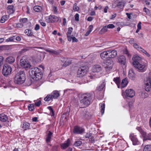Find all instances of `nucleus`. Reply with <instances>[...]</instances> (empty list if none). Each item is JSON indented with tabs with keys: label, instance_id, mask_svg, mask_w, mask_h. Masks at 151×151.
<instances>
[{
	"label": "nucleus",
	"instance_id": "nucleus-62",
	"mask_svg": "<svg viewBox=\"0 0 151 151\" xmlns=\"http://www.w3.org/2000/svg\"><path fill=\"white\" fill-rule=\"evenodd\" d=\"M143 11L147 13H148L150 12L149 10L147 8L145 7L143 8Z\"/></svg>",
	"mask_w": 151,
	"mask_h": 151
},
{
	"label": "nucleus",
	"instance_id": "nucleus-6",
	"mask_svg": "<svg viewBox=\"0 0 151 151\" xmlns=\"http://www.w3.org/2000/svg\"><path fill=\"white\" fill-rule=\"evenodd\" d=\"M88 70V68L86 66H82L78 69L77 72V77H83L86 73Z\"/></svg>",
	"mask_w": 151,
	"mask_h": 151
},
{
	"label": "nucleus",
	"instance_id": "nucleus-41",
	"mask_svg": "<svg viewBox=\"0 0 151 151\" xmlns=\"http://www.w3.org/2000/svg\"><path fill=\"white\" fill-rule=\"evenodd\" d=\"M86 78L87 79L86 82L88 83L91 81L92 79H94V76H92L90 74L89 75H88L87 76Z\"/></svg>",
	"mask_w": 151,
	"mask_h": 151
},
{
	"label": "nucleus",
	"instance_id": "nucleus-59",
	"mask_svg": "<svg viewBox=\"0 0 151 151\" xmlns=\"http://www.w3.org/2000/svg\"><path fill=\"white\" fill-rule=\"evenodd\" d=\"M41 103V101L40 100H39L38 101L35 102V105L36 106H39L40 105Z\"/></svg>",
	"mask_w": 151,
	"mask_h": 151
},
{
	"label": "nucleus",
	"instance_id": "nucleus-61",
	"mask_svg": "<svg viewBox=\"0 0 151 151\" xmlns=\"http://www.w3.org/2000/svg\"><path fill=\"white\" fill-rule=\"evenodd\" d=\"M53 9L55 13L57 14L58 13V9L55 6H53Z\"/></svg>",
	"mask_w": 151,
	"mask_h": 151
},
{
	"label": "nucleus",
	"instance_id": "nucleus-27",
	"mask_svg": "<svg viewBox=\"0 0 151 151\" xmlns=\"http://www.w3.org/2000/svg\"><path fill=\"white\" fill-rule=\"evenodd\" d=\"M105 81L104 80L102 83L96 89L97 90L100 91L104 89V87L105 86Z\"/></svg>",
	"mask_w": 151,
	"mask_h": 151
},
{
	"label": "nucleus",
	"instance_id": "nucleus-31",
	"mask_svg": "<svg viewBox=\"0 0 151 151\" xmlns=\"http://www.w3.org/2000/svg\"><path fill=\"white\" fill-rule=\"evenodd\" d=\"M45 20L46 22L48 23H53L54 22V20L52 19V15H50L49 17H45Z\"/></svg>",
	"mask_w": 151,
	"mask_h": 151
},
{
	"label": "nucleus",
	"instance_id": "nucleus-39",
	"mask_svg": "<svg viewBox=\"0 0 151 151\" xmlns=\"http://www.w3.org/2000/svg\"><path fill=\"white\" fill-rule=\"evenodd\" d=\"M108 31L106 26L104 27L100 30V33L103 34L107 32Z\"/></svg>",
	"mask_w": 151,
	"mask_h": 151
},
{
	"label": "nucleus",
	"instance_id": "nucleus-40",
	"mask_svg": "<svg viewBox=\"0 0 151 151\" xmlns=\"http://www.w3.org/2000/svg\"><path fill=\"white\" fill-rule=\"evenodd\" d=\"M47 108L50 111V115L51 116H54V111L51 106H49L47 107Z\"/></svg>",
	"mask_w": 151,
	"mask_h": 151
},
{
	"label": "nucleus",
	"instance_id": "nucleus-22",
	"mask_svg": "<svg viewBox=\"0 0 151 151\" xmlns=\"http://www.w3.org/2000/svg\"><path fill=\"white\" fill-rule=\"evenodd\" d=\"M6 9L7 12H8L9 14H13L15 11L14 6L12 5L8 6L7 7Z\"/></svg>",
	"mask_w": 151,
	"mask_h": 151
},
{
	"label": "nucleus",
	"instance_id": "nucleus-21",
	"mask_svg": "<svg viewBox=\"0 0 151 151\" xmlns=\"http://www.w3.org/2000/svg\"><path fill=\"white\" fill-rule=\"evenodd\" d=\"M73 30V28L72 27H69L68 28V31L66 34L68 40L69 41H71L72 40L71 34Z\"/></svg>",
	"mask_w": 151,
	"mask_h": 151
},
{
	"label": "nucleus",
	"instance_id": "nucleus-4",
	"mask_svg": "<svg viewBox=\"0 0 151 151\" xmlns=\"http://www.w3.org/2000/svg\"><path fill=\"white\" fill-rule=\"evenodd\" d=\"M25 75L24 70L19 71L15 76L14 78V82L16 83L22 84L25 81Z\"/></svg>",
	"mask_w": 151,
	"mask_h": 151
},
{
	"label": "nucleus",
	"instance_id": "nucleus-8",
	"mask_svg": "<svg viewBox=\"0 0 151 151\" xmlns=\"http://www.w3.org/2000/svg\"><path fill=\"white\" fill-rule=\"evenodd\" d=\"M145 89L147 92H150L151 93V77H147L145 80Z\"/></svg>",
	"mask_w": 151,
	"mask_h": 151
},
{
	"label": "nucleus",
	"instance_id": "nucleus-60",
	"mask_svg": "<svg viewBox=\"0 0 151 151\" xmlns=\"http://www.w3.org/2000/svg\"><path fill=\"white\" fill-rule=\"evenodd\" d=\"M52 19H54L55 21H58L59 20L58 18L55 16H52Z\"/></svg>",
	"mask_w": 151,
	"mask_h": 151
},
{
	"label": "nucleus",
	"instance_id": "nucleus-42",
	"mask_svg": "<svg viewBox=\"0 0 151 151\" xmlns=\"http://www.w3.org/2000/svg\"><path fill=\"white\" fill-rule=\"evenodd\" d=\"M82 144V142L81 141H76L74 144V146L75 147H78L81 145Z\"/></svg>",
	"mask_w": 151,
	"mask_h": 151
},
{
	"label": "nucleus",
	"instance_id": "nucleus-36",
	"mask_svg": "<svg viewBox=\"0 0 151 151\" xmlns=\"http://www.w3.org/2000/svg\"><path fill=\"white\" fill-rule=\"evenodd\" d=\"M9 18V16L7 15L3 16L1 19V23H4L5 21L7 20Z\"/></svg>",
	"mask_w": 151,
	"mask_h": 151
},
{
	"label": "nucleus",
	"instance_id": "nucleus-49",
	"mask_svg": "<svg viewBox=\"0 0 151 151\" xmlns=\"http://www.w3.org/2000/svg\"><path fill=\"white\" fill-rule=\"evenodd\" d=\"M29 110L30 111H32L34 109V105L32 104H29L28 106Z\"/></svg>",
	"mask_w": 151,
	"mask_h": 151
},
{
	"label": "nucleus",
	"instance_id": "nucleus-45",
	"mask_svg": "<svg viewBox=\"0 0 151 151\" xmlns=\"http://www.w3.org/2000/svg\"><path fill=\"white\" fill-rule=\"evenodd\" d=\"M77 4L75 3L74 4L73 7V9L75 11H78L79 10V7L77 6Z\"/></svg>",
	"mask_w": 151,
	"mask_h": 151
},
{
	"label": "nucleus",
	"instance_id": "nucleus-44",
	"mask_svg": "<svg viewBox=\"0 0 151 151\" xmlns=\"http://www.w3.org/2000/svg\"><path fill=\"white\" fill-rule=\"evenodd\" d=\"M41 9V7L38 6H35L34 7V9L37 12H38L40 11Z\"/></svg>",
	"mask_w": 151,
	"mask_h": 151
},
{
	"label": "nucleus",
	"instance_id": "nucleus-38",
	"mask_svg": "<svg viewBox=\"0 0 151 151\" xmlns=\"http://www.w3.org/2000/svg\"><path fill=\"white\" fill-rule=\"evenodd\" d=\"M24 33L28 36H31L33 35L32 31L30 29H27L25 30Z\"/></svg>",
	"mask_w": 151,
	"mask_h": 151
},
{
	"label": "nucleus",
	"instance_id": "nucleus-53",
	"mask_svg": "<svg viewBox=\"0 0 151 151\" xmlns=\"http://www.w3.org/2000/svg\"><path fill=\"white\" fill-rule=\"evenodd\" d=\"M32 48V47H26L25 48H23L22 50V51H23V52H26L27 50H29L31 49Z\"/></svg>",
	"mask_w": 151,
	"mask_h": 151
},
{
	"label": "nucleus",
	"instance_id": "nucleus-11",
	"mask_svg": "<svg viewBox=\"0 0 151 151\" xmlns=\"http://www.w3.org/2000/svg\"><path fill=\"white\" fill-rule=\"evenodd\" d=\"M108 53L109 58H115L117 55V52L115 50H107Z\"/></svg>",
	"mask_w": 151,
	"mask_h": 151
},
{
	"label": "nucleus",
	"instance_id": "nucleus-43",
	"mask_svg": "<svg viewBox=\"0 0 151 151\" xmlns=\"http://www.w3.org/2000/svg\"><path fill=\"white\" fill-rule=\"evenodd\" d=\"M15 36H13L12 37H10L9 38L6 40L5 41L6 42L14 41V40L15 39Z\"/></svg>",
	"mask_w": 151,
	"mask_h": 151
},
{
	"label": "nucleus",
	"instance_id": "nucleus-5",
	"mask_svg": "<svg viewBox=\"0 0 151 151\" xmlns=\"http://www.w3.org/2000/svg\"><path fill=\"white\" fill-rule=\"evenodd\" d=\"M20 65L21 67L27 70L30 69L31 67L30 63L28 61L25 56L22 57L20 60Z\"/></svg>",
	"mask_w": 151,
	"mask_h": 151
},
{
	"label": "nucleus",
	"instance_id": "nucleus-64",
	"mask_svg": "<svg viewBox=\"0 0 151 151\" xmlns=\"http://www.w3.org/2000/svg\"><path fill=\"white\" fill-rule=\"evenodd\" d=\"M40 29V26L38 24H36L35 28V29L36 30H37Z\"/></svg>",
	"mask_w": 151,
	"mask_h": 151
},
{
	"label": "nucleus",
	"instance_id": "nucleus-23",
	"mask_svg": "<svg viewBox=\"0 0 151 151\" xmlns=\"http://www.w3.org/2000/svg\"><path fill=\"white\" fill-rule=\"evenodd\" d=\"M128 77L131 80H134L135 79V74L132 70H130L129 72Z\"/></svg>",
	"mask_w": 151,
	"mask_h": 151
},
{
	"label": "nucleus",
	"instance_id": "nucleus-20",
	"mask_svg": "<svg viewBox=\"0 0 151 151\" xmlns=\"http://www.w3.org/2000/svg\"><path fill=\"white\" fill-rule=\"evenodd\" d=\"M101 59L104 60H106L107 58H109V55L108 51H104L101 53L100 55Z\"/></svg>",
	"mask_w": 151,
	"mask_h": 151
},
{
	"label": "nucleus",
	"instance_id": "nucleus-9",
	"mask_svg": "<svg viewBox=\"0 0 151 151\" xmlns=\"http://www.w3.org/2000/svg\"><path fill=\"white\" fill-rule=\"evenodd\" d=\"M118 62L120 63L121 65H123L126 66V64L127 63V59L126 57L123 55H121L118 57Z\"/></svg>",
	"mask_w": 151,
	"mask_h": 151
},
{
	"label": "nucleus",
	"instance_id": "nucleus-19",
	"mask_svg": "<svg viewBox=\"0 0 151 151\" xmlns=\"http://www.w3.org/2000/svg\"><path fill=\"white\" fill-rule=\"evenodd\" d=\"M101 67L99 65H94L92 68V71L94 73H100L101 71Z\"/></svg>",
	"mask_w": 151,
	"mask_h": 151
},
{
	"label": "nucleus",
	"instance_id": "nucleus-25",
	"mask_svg": "<svg viewBox=\"0 0 151 151\" xmlns=\"http://www.w3.org/2000/svg\"><path fill=\"white\" fill-rule=\"evenodd\" d=\"M53 99H57L60 96V93L57 91H54L51 93Z\"/></svg>",
	"mask_w": 151,
	"mask_h": 151
},
{
	"label": "nucleus",
	"instance_id": "nucleus-15",
	"mask_svg": "<svg viewBox=\"0 0 151 151\" xmlns=\"http://www.w3.org/2000/svg\"><path fill=\"white\" fill-rule=\"evenodd\" d=\"M61 61L62 62L64 63L63 65V66L66 67L70 65L72 63V60L70 58L62 59Z\"/></svg>",
	"mask_w": 151,
	"mask_h": 151
},
{
	"label": "nucleus",
	"instance_id": "nucleus-54",
	"mask_svg": "<svg viewBox=\"0 0 151 151\" xmlns=\"http://www.w3.org/2000/svg\"><path fill=\"white\" fill-rule=\"evenodd\" d=\"M107 28L109 29L113 28L115 27L114 25L113 24H110L106 26Z\"/></svg>",
	"mask_w": 151,
	"mask_h": 151
},
{
	"label": "nucleus",
	"instance_id": "nucleus-18",
	"mask_svg": "<svg viewBox=\"0 0 151 151\" xmlns=\"http://www.w3.org/2000/svg\"><path fill=\"white\" fill-rule=\"evenodd\" d=\"M70 145V140L68 139L66 141H65L64 143L61 144V147L62 149H65Z\"/></svg>",
	"mask_w": 151,
	"mask_h": 151
},
{
	"label": "nucleus",
	"instance_id": "nucleus-58",
	"mask_svg": "<svg viewBox=\"0 0 151 151\" xmlns=\"http://www.w3.org/2000/svg\"><path fill=\"white\" fill-rule=\"evenodd\" d=\"M72 40L73 42H77L78 41L77 39L75 37H73V35H72L71 37Z\"/></svg>",
	"mask_w": 151,
	"mask_h": 151
},
{
	"label": "nucleus",
	"instance_id": "nucleus-2",
	"mask_svg": "<svg viewBox=\"0 0 151 151\" xmlns=\"http://www.w3.org/2000/svg\"><path fill=\"white\" fill-rule=\"evenodd\" d=\"M133 62V65L134 67L138 69L140 72H144L146 70V65L143 63H141V58L135 55L132 58Z\"/></svg>",
	"mask_w": 151,
	"mask_h": 151
},
{
	"label": "nucleus",
	"instance_id": "nucleus-17",
	"mask_svg": "<svg viewBox=\"0 0 151 151\" xmlns=\"http://www.w3.org/2000/svg\"><path fill=\"white\" fill-rule=\"evenodd\" d=\"M5 61L7 63L9 64H12L15 62V59L13 56H9L6 58Z\"/></svg>",
	"mask_w": 151,
	"mask_h": 151
},
{
	"label": "nucleus",
	"instance_id": "nucleus-47",
	"mask_svg": "<svg viewBox=\"0 0 151 151\" xmlns=\"http://www.w3.org/2000/svg\"><path fill=\"white\" fill-rule=\"evenodd\" d=\"M140 49L141 50L140 51L144 53L148 57L150 56V54L146 50L143 49L142 48H140Z\"/></svg>",
	"mask_w": 151,
	"mask_h": 151
},
{
	"label": "nucleus",
	"instance_id": "nucleus-37",
	"mask_svg": "<svg viewBox=\"0 0 151 151\" xmlns=\"http://www.w3.org/2000/svg\"><path fill=\"white\" fill-rule=\"evenodd\" d=\"M143 151H151V145H146Z\"/></svg>",
	"mask_w": 151,
	"mask_h": 151
},
{
	"label": "nucleus",
	"instance_id": "nucleus-1",
	"mask_svg": "<svg viewBox=\"0 0 151 151\" xmlns=\"http://www.w3.org/2000/svg\"><path fill=\"white\" fill-rule=\"evenodd\" d=\"M80 105L81 108L88 106L92 102V95L88 93H80L79 94Z\"/></svg>",
	"mask_w": 151,
	"mask_h": 151
},
{
	"label": "nucleus",
	"instance_id": "nucleus-50",
	"mask_svg": "<svg viewBox=\"0 0 151 151\" xmlns=\"http://www.w3.org/2000/svg\"><path fill=\"white\" fill-rule=\"evenodd\" d=\"M28 21V19L27 18H23L19 20V22L22 23H24Z\"/></svg>",
	"mask_w": 151,
	"mask_h": 151
},
{
	"label": "nucleus",
	"instance_id": "nucleus-26",
	"mask_svg": "<svg viewBox=\"0 0 151 151\" xmlns=\"http://www.w3.org/2000/svg\"><path fill=\"white\" fill-rule=\"evenodd\" d=\"M128 83L127 79L126 78L123 79L122 80L121 83V88H123L125 87L127 84Z\"/></svg>",
	"mask_w": 151,
	"mask_h": 151
},
{
	"label": "nucleus",
	"instance_id": "nucleus-13",
	"mask_svg": "<svg viewBox=\"0 0 151 151\" xmlns=\"http://www.w3.org/2000/svg\"><path fill=\"white\" fill-rule=\"evenodd\" d=\"M126 96L129 97H133L135 95V92L132 89H127L125 91Z\"/></svg>",
	"mask_w": 151,
	"mask_h": 151
},
{
	"label": "nucleus",
	"instance_id": "nucleus-48",
	"mask_svg": "<svg viewBox=\"0 0 151 151\" xmlns=\"http://www.w3.org/2000/svg\"><path fill=\"white\" fill-rule=\"evenodd\" d=\"M70 111V108L69 107H68L66 109L65 112L63 113V114H65L67 116H68Z\"/></svg>",
	"mask_w": 151,
	"mask_h": 151
},
{
	"label": "nucleus",
	"instance_id": "nucleus-24",
	"mask_svg": "<svg viewBox=\"0 0 151 151\" xmlns=\"http://www.w3.org/2000/svg\"><path fill=\"white\" fill-rule=\"evenodd\" d=\"M8 119L7 116L4 114H0V121L1 122H6Z\"/></svg>",
	"mask_w": 151,
	"mask_h": 151
},
{
	"label": "nucleus",
	"instance_id": "nucleus-63",
	"mask_svg": "<svg viewBox=\"0 0 151 151\" xmlns=\"http://www.w3.org/2000/svg\"><path fill=\"white\" fill-rule=\"evenodd\" d=\"M137 129L140 132L141 134L142 132H145L142 130L141 128L140 127H137Z\"/></svg>",
	"mask_w": 151,
	"mask_h": 151
},
{
	"label": "nucleus",
	"instance_id": "nucleus-56",
	"mask_svg": "<svg viewBox=\"0 0 151 151\" xmlns=\"http://www.w3.org/2000/svg\"><path fill=\"white\" fill-rule=\"evenodd\" d=\"M23 26V24L21 23H17L16 24V26L17 28H22Z\"/></svg>",
	"mask_w": 151,
	"mask_h": 151
},
{
	"label": "nucleus",
	"instance_id": "nucleus-28",
	"mask_svg": "<svg viewBox=\"0 0 151 151\" xmlns=\"http://www.w3.org/2000/svg\"><path fill=\"white\" fill-rule=\"evenodd\" d=\"M52 133L50 131H49V133L47 135L46 139V142L47 143L49 142L51 140V137L52 136Z\"/></svg>",
	"mask_w": 151,
	"mask_h": 151
},
{
	"label": "nucleus",
	"instance_id": "nucleus-12",
	"mask_svg": "<svg viewBox=\"0 0 151 151\" xmlns=\"http://www.w3.org/2000/svg\"><path fill=\"white\" fill-rule=\"evenodd\" d=\"M113 65V63L112 61L110 60H108L105 62L104 63V66L105 68L107 69L110 70L111 69Z\"/></svg>",
	"mask_w": 151,
	"mask_h": 151
},
{
	"label": "nucleus",
	"instance_id": "nucleus-52",
	"mask_svg": "<svg viewBox=\"0 0 151 151\" xmlns=\"http://www.w3.org/2000/svg\"><path fill=\"white\" fill-rule=\"evenodd\" d=\"M4 58L2 56H0V67L3 64Z\"/></svg>",
	"mask_w": 151,
	"mask_h": 151
},
{
	"label": "nucleus",
	"instance_id": "nucleus-3",
	"mask_svg": "<svg viewBox=\"0 0 151 151\" xmlns=\"http://www.w3.org/2000/svg\"><path fill=\"white\" fill-rule=\"evenodd\" d=\"M29 73L32 77L36 80L41 79L42 76L41 70L37 67L31 69Z\"/></svg>",
	"mask_w": 151,
	"mask_h": 151
},
{
	"label": "nucleus",
	"instance_id": "nucleus-51",
	"mask_svg": "<svg viewBox=\"0 0 151 151\" xmlns=\"http://www.w3.org/2000/svg\"><path fill=\"white\" fill-rule=\"evenodd\" d=\"M133 46L134 48L137 49L138 50L140 51L141 50L140 48H142L141 47L139 46L136 43H134L133 45Z\"/></svg>",
	"mask_w": 151,
	"mask_h": 151
},
{
	"label": "nucleus",
	"instance_id": "nucleus-35",
	"mask_svg": "<svg viewBox=\"0 0 151 151\" xmlns=\"http://www.w3.org/2000/svg\"><path fill=\"white\" fill-rule=\"evenodd\" d=\"M46 51L50 53L55 55H58L59 53V52L58 51L54 50H53L47 49L46 50Z\"/></svg>",
	"mask_w": 151,
	"mask_h": 151
},
{
	"label": "nucleus",
	"instance_id": "nucleus-14",
	"mask_svg": "<svg viewBox=\"0 0 151 151\" xmlns=\"http://www.w3.org/2000/svg\"><path fill=\"white\" fill-rule=\"evenodd\" d=\"M129 137L132 142L133 144L134 145H136L139 144V142L138 141L136 137L133 134H131L130 135Z\"/></svg>",
	"mask_w": 151,
	"mask_h": 151
},
{
	"label": "nucleus",
	"instance_id": "nucleus-29",
	"mask_svg": "<svg viewBox=\"0 0 151 151\" xmlns=\"http://www.w3.org/2000/svg\"><path fill=\"white\" fill-rule=\"evenodd\" d=\"M30 127V124L29 123L26 122L23 124V126L22 128L25 130L28 129H29Z\"/></svg>",
	"mask_w": 151,
	"mask_h": 151
},
{
	"label": "nucleus",
	"instance_id": "nucleus-32",
	"mask_svg": "<svg viewBox=\"0 0 151 151\" xmlns=\"http://www.w3.org/2000/svg\"><path fill=\"white\" fill-rule=\"evenodd\" d=\"M53 98L52 95L50 94L47 95V96L44 98V100L45 101H50L52 100Z\"/></svg>",
	"mask_w": 151,
	"mask_h": 151
},
{
	"label": "nucleus",
	"instance_id": "nucleus-46",
	"mask_svg": "<svg viewBox=\"0 0 151 151\" xmlns=\"http://www.w3.org/2000/svg\"><path fill=\"white\" fill-rule=\"evenodd\" d=\"M82 116L83 117L85 118L86 119H87L89 118L88 113L86 112V111H83L82 114Z\"/></svg>",
	"mask_w": 151,
	"mask_h": 151
},
{
	"label": "nucleus",
	"instance_id": "nucleus-33",
	"mask_svg": "<svg viewBox=\"0 0 151 151\" xmlns=\"http://www.w3.org/2000/svg\"><path fill=\"white\" fill-rule=\"evenodd\" d=\"M125 4L124 1H120L118 2L117 6L119 8L122 9L124 7Z\"/></svg>",
	"mask_w": 151,
	"mask_h": 151
},
{
	"label": "nucleus",
	"instance_id": "nucleus-55",
	"mask_svg": "<svg viewBox=\"0 0 151 151\" xmlns=\"http://www.w3.org/2000/svg\"><path fill=\"white\" fill-rule=\"evenodd\" d=\"M76 21H79V15L76 13L74 16Z\"/></svg>",
	"mask_w": 151,
	"mask_h": 151
},
{
	"label": "nucleus",
	"instance_id": "nucleus-10",
	"mask_svg": "<svg viewBox=\"0 0 151 151\" xmlns=\"http://www.w3.org/2000/svg\"><path fill=\"white\" fill-rule=\"evenodd\" d=\"M84 131L83 128L78 126H75L74 127L73 132L75 134H81Z\"/></svg>",
	"mask_w": 151,
	"mask_h": 151
},
{
	"label": "nucleus",
	"instance_id": "nucleus-30",
	"mask_svg": "<svg viewBox=\"0 0 151 151\" xmlns=\"http://www.w3.org/2000/svg\"><path fill=\"white\" fill-rule=\"evenodd\" d=\"M99 106H100V110L101 114L102 115L103 114L104 112L105 104L104 103H101L99 104Z\"/></svg>",
	"mask_w": 151,
	"mask_h": 151
},
{
	"label": "nucleus",
	"instance_id": "nucleus-7",
	"mask_svg": "<svg viewBox=\"0 0 151 151\" xmlns=\"http://www.w3.org/2000/svg\"><path fill=\"white\" fill-rule=\"evenodd\" d=\"M3 68L2 70V74L5 76H6L11 74L12 71V69L9 65L6 64L3 66Z\"/></svg>",
	"mask_w": 151,
	"mask_h": 151
},
{
	"label": "nucleus",
	"instance_id": "nucleus-34",
	"mask_svg": "<svg viewBox=\"0 0 151 151\" xmlns=\"http://www.w3.org/2000/svg\"><path fill=\"white\" fill-rule=\"evenodd\" d=\"M114 81L117 84L118 88H119V84L120 82V78L119 77L115 78H114Z\"/></svg>",
	"mask_w": 151,
	"mask_h": 151
},
{
	"label": "nucleus",
	"instance_id": "nucleus-57",
	"mask_svg": "<svg viewBox=\"0 0 151 151\" xmlns=\"http://www.w3.org/2000/svg\"><path fill=\"white\" fill-rule=\"evenodd\" d=\"M39 22L40 23L41 25L42 26L45 27L46 26V23L42 22V20H39Z\"/></svg>",
	"mask_w": 151,
	"mask_h": 151
},
{
	"label": "nucleus",
	"instance_id": "nucleus-16",
	"mask_svg": "<svg viewBox=\"0 0 151 151\" xmlns=\"http://www.w3.org/2000/svg\"><path fill=\"white\" fill-rule=\"evenodd\" d=\"M142 135L143 138V140L144 141L147 140H151V133L147 134L146 132H142Z\"/></svg>",
	"mask_w": 151,
	"mask_h": 151
}]
</instances>
